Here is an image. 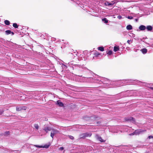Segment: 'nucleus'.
Segmentation results:
<instances>
[{
    "label": "nucleus",
    "mask_w": 153,
    "mask_h": 153,
    "mask_svg": "<svg viewBox=\"0 0 153 153\" xmlns=\"http://www.w3.org/2000/svg\"><path fill=\"white\" fill-rule=\"evenodd\" d=\"M146 131V130H142L141 129H139L135 130L134 132L131 133L129 134L130 135H138L141 133Z\"/></svg>",
    "instance_id": "nucleus-1"
},
{
    "label": "nucleus",
    "mask_w": 153,
    "mask_h": 153,
    "mask_svg": "<svg viewBox=\"0 0 153 153\" xmlns=\"http://www.w3.org/2000/svg\"><path fill=\"white\" fill-rule=\"evenodd\" d=\"M51 133V136L53 138L54 136L56 134L59 133V131L56 129L52 128Z\"/></svg>",
    "instance_id": "nucleus-2"
},
{
    "label": "nucleus",
    "mask_w": 153,
    "mask_h": 153,
    "mask_svg": "<svg viewBox=\"0 0 153 153\" xmlns=\"http://www.w3.org/2000/svg\"><path fill=\"white\" fill-rule=\"evenodd\" d=\"M91 134L90 133H86L80 134L79 135V137L80 138H84L86 137L91 136Z\"/></svg>",
    "instance_id": "nucleus-3"
},
{
    "label": "nucleus",
    "mask_w": 153,
    "mask_h": 153,
    "mask_svg": "<svg viewBox=\"0 0 153 153\" xmlns=\"http://www.w3.org/2000/svg\"><path fill=\"white\" fill-rule=\"evenodd\" d=\"M52 128L47 126H45L43 128V130H44L46 133H48V132L51 130Z\"/></svg>",
    "instance_id": "nucleus-4"
},
{
    "label": "nucleus",
    "mask_w": 153,
    "mask_h": 153,
    "mask_svg": "<svg viewBox=\"0 0 153 153\" xmlns=\"http://www.w3.org/2000/svg\"><path fill=\"white\" fill-rule=\"evenodd\" d=\"M95 138H96L97 140H98L99 141L101 142H105V140H103L102 139V138L98 134H96L95 135Z\"/></svg>",
    "instance_id": "nucleus-5"
},
{
    "label": "nucleus",
    "mask_w": 153,
    "mask_h": 153,
    "mask_svg": "<svg viewBox=\"0 0 153 153\" xmlns=\"http://www.w3.org/2000/svg\"><path fill=\"white\" fill-rule=\"evenodd\" d=\"M68 64L69 66H71L72 65H73V66L72 68L74 69V67H79V65H77L75 64H74V62L73 61L71 62L68 63Z\"/></svg>",
    "instance_id": "nucleus-6"
},
{
    "label": "nucleus",
    "mask_w": 153,
    "mask_h": 153,
    "mask_svg": "<svg viewBox=\"0 0 153 153\" xmlns=\"http://www.w3.org/2000/svg\"><path fill=\"white\" fill-rule=\"evenodd\" d=\"M34 146L36 147L37 148H48L49 146V145H45L44 146H39L37 145H34Z\"/></svg>",
    "instance_id": "nucleus-7"
},
{
    "label": "nucleus",
    "mask_w": 153,
    "mask_h": 153,
    "mask_svg": "<svg viewBox=\"0 0 153 153\" xmlns=\"http://www.w3.org/2000/svg\"><path fill=\"white\" fill-rule=\"evenodd\" d=\"M146 29H147V31H149L152 30L153 27L151 25H148L146 27Z\"/></svg>",
    "instance_id": "nucleus-8"
},
{
    "label": "nucleus",
    "mask_w": 153,
    "mask_h": 153,
    "mask_svg": "<svg viewBox=\"0 0 153 153\" xmlns=\"http://www.w3.org/2000/svg\"><path fill=\"white\" fill-rule=\"evenodd\" d=\"M125 120L126 121H132L134 122H135V121L134 120V119L133 118L131 117L126 118L125 119Z\"/></svg>",
    "instance_id": "nucleus-9"
},
{
    "label": "nucleus",
    "mask_w": 153,
    "mask_h": 153,
    "mask_svg": "<svg viewBox=\"0 0 153 153\" xmlns=\"http://www.w3.org/2000/svg\"><path fill=\"white\" fill-rule=\"evenodd\" d=\"M104 81H103V80H102V82H103V83H104L107 84H108L110 83V80H109L106 78H104Z\"/></svg>",
    "instance_id": "nucleus-10"
},
{
    "label": "nucleus",
    "mask_w": 153,
    "mask_h": 153,
    "mask_svg": "<svg viewBox=\"0 0 153 153\" xmlns=\"http://www.w3.org/2000/svg\"><path fill=\"white\" fill-rule=\"evenodd\" d=\"M139 28L140 30H144L146 29V26L144 25H141Z\"/></svg>",
    "instance_id": "nucleus-11"
},
{
    "label": "nucleus",
    "mask_w": 153,
    "mask_h": 153,
    "mask_svg": "<svg viewBox=\"0 0 153 153\" xmlns=\"http://www.w3.org/2000/svg\"><path fill=\"white\" fill-rule=\"evenodd\" d=\"M57 104L60 107H62L64 106V104L60 100L57 101Z\"/></svg>",
    "instance_id": "nucleus-12"
},
{
    "label": "nucleus",
    "mask_w": 153,
    "mask_h": 153,
    "mask_svg": "<svg viewBox=\"0 0 153 153\" xmlns=\"http://www.w3.org/2000/svg\"><path fill=\"white\" fill-rule=\"evenodd\" d=\"M140 51L143 54H145L147 53V50L146 48H144L141 49Z\"/></svg>",
    "instance_id": "nucleus-13"
},
{
    "label": "nucleus",
    "mask_w": 153,
    "mask_h": 153,
    "mask_svg": "<svg viewBox=\"0 0 153 153\" xmlns=\"http://www.w3.org/2000/svg\"><path fill=\"white\" fill-rule=\"evenodd\" d=\"M119 50V46H114V51L115 52Z\"/></svg>",
    "instance_id": "nucleus-14"
},
{
    "label": "nucleus",
    "mask_w": 153,
    "mask_h": 153,
    "mask_svg": "<svg viewBox=\"0 0 153 153\" xmlns=\"http://www.w3.org/2000/svg\"><path fill=\"white\" fill-rule=\"evenodd\" d=\"M126 29L128 30H131L132 29V27L131 25H128L126 27Z\"/></svg>",
    "instance_id": "nucleus-15"
},
{
    "label": "nucleus",
    "mask_w": 153,
    "mask_h": 153,
    "mask_svg": "<svg viewBox=\"0 0 153 153\" xmlns=\"http://www.w3.org/2000/svg\"><path fill=\"white\" fill-rule=\"evenodd\" d=\"M98 49L101 51H104V48L103 47H98Z\"/></svg>",
    "instance_id": "nucleus-16"
},
{
    "label": "nucleus",
    "mask_w": 153,
    "mask_h": 153,
    "mask_svg": "<svg viewBox=\"0 0 153 153\" xmlns=\"http://www.w3.org/2000/svg\"><path fill=\"white\" fill-rule=\"evenodd\" d=\"M6 34L7 35H8L12 33V31L9 30H7L5 31Z\"/></svg>",
    "instance_id": "nucleus-17"
},
{
    "label": "nucleus",
    "mask_w": 153,
    "mask_h": 153,
    "mask_svg": "<svg viewBox=\"0 0 153 153\" xmlns=\"http://www.w3.org/2000/svg\"><path fill=\"white\" fill-rule=\"evenodd\" d=\"M4 22L5 24L7 25H9L10 24V22L7 20H5L4 21Z\"/></svg>",
    "instance_id": "nucleus-18"
},
{
    "label": "nucleus",
    "mask_w": 153,
    "mask_h": 153,
    "mask_svg": "<svg viewBox=\"0 0 153 153\" xmlns=\"http://www.w3.org/2000/svg\"><path fill=\"white\" fill-rule=\"evenodd\" d=\"M102 20L105 23H107L108 22V20L106 18L102 19Z\"/></svg>",
    "instance_id": "nucleus-19"
},
{
    "label": "nucleus",
    "mask_w": 153,
    "mask_h": 153,
    "mask_svg": "<svg viewBox=\"0 0 153 153\" xmlns=\"http://www.w3.org/2000/svg\"><path fill=\"white\" fill-rule=\"evenodd\" d=\"M106 53L107 54L109 55H111L112 53V52L111 51H106Z\"/></svg>",
    "instance_id": "nucleus-20"
},
{
    "label": "nucleus",
    "mask_w": 153,
    "mask_h": 153,
    "mask_svg": "<svg viewBox=\"0 0 153 153\" xmlns=\"http://www.w3.org/2000/svg\"><path fill=\"white\" fill-rule=\"evenodd\" d=\"M13 26L15 28H17L18 27V26L17 24L16 23L13 24Z\"/></svg>",
    "instance_id": "nucleus-21"
},
{
    "label": "nucleus",
    "mask_w": 153,
    "mask_h": 153,
    "mask_svg": "<svg viewBox=\"0 0 153 153\" xmlns=\"http://www.w3.org/2000/svg\"><path fill=\"white\" fill-rule=\"evenodd\" d=\"M34 127L36 129H38L39 128V126L38 124H34Z\"/></svg>",
    "instance_id": "nucleus-22"
},
{
    "label": "nucleus",
    "mask_w": 153,
    "mask_h": 153,
    "mask_svg": "<svg viewBox=\"0 0 153 153\" xmlns=\"http://www.w3.org/2000/svg\"><path fill=\"white\" fill-rule=\"evenodd\" d=\"M22 109V108L21 107H16V110L17 111H21Z\"/></svg>",
    "instance_id": "nucleus-23"
},
{
    "label": "nucleus",
    "mask_w": 153,
    "mask_h": 153,
    "mask_svg": "<svg viewBox=\"0 0 153 153\" xmlns=\"http://www.w3.org/2000/svg\"><path fill=\"white\" fill-rule=\"evenodd\" d=\"M68 137L71 140H73L74 139V137L72 136L68 135Z\"/></svg>",
    "instance_id": "nucleus-24"
},
{
    "label": "nucleus",
    "mask_w": 153,
    "mask_h": 153,
    "mask_svg": "<svg viewBox=\"0 0 153 153\" xmlns=\"http://www.w3.org/2000/svg\"><path fill=\"white\" fill-rule=\"evenodd\" d=\"M10 132L9 131H6L4 133L5 136H7L9 134Z\"/></svg>",
    "instance_id": "nucleus-25"
},
{
    "label": "nucleus",
    "mask_w": 153,
    "mask_h": 153,
    "mask_svg": "<svg viewBox=\"0 0 153 153\" xmlns=\"http://www.w3.org/2000/svg\"><path fill=\"white\" fill-rule=\"evenodd\" d=\"M100 54V53L98 52H95L94 53V55L96 56H98Z\"/></svg>",
    "instance_id": "nucleus-26"
},
{
    "label": "nucleus",
    "mask_w": 153,
    "mask_h": 153,
    "mask_svg": "<svg viewBox=\"0 0 153 153\" xmlns=\"http://www.w3.org/2000/svg\"><path fill=\"white\" fill-rule=\"evenodd\" d=\"M115 3V2H114V1H112V3H110L109 2V6L112 5L114 4Z\"/></svg>",
    "instance_id": "nucleus-27"
},
{
    "label": "nucleus",
    "mask_w": 153,
    "mask_h": 153,
    "mask_svg": "<svg viewBox=\"0 0 153 153\" xmlns=\"http://www.w3.org/2000/svg\"><path fill=\"white\" fill-rule=\"evenodd\" d=\"M117 18L119 19H122V17L121 16H117Z\"/></svg>",
    "instance_id": "nucleus-28"
},
{
    "label": "nucleus",
    "mask_w": 153,
    "mask_h": 153,
    "mask_svg": "<svg viewBox=\"0 0 153 153\" xmlns=\"http://www.w3.org/2000/svg\"><path fill=\"white\" fill-rule=\"evenodd\" d=\"M127 18L128 19H133V17H132V16H128L127 17Z\"/></svg>",
    "instance_id": "nucleus-29"
},
{
    "label": "nucleus",
    "mask_w": 153,
    "mask_h": 153,
    "mask_svg": "<svg viewBox=\"0 0 153 153\" xmlns=\"http://www.w3.org/2000/svg\"><path fill=\"white\" fill-rule=\"evenodd\" d=\"M105 4L106 6H109V2H107L105 3Z\"/></svg>",
    "instance_id": "nucleus-30"
},
{
    "label": "nucleus",
    "mask_w": 153,
    "mask_h": 153,
    "mask_svg": "<svg viewBox=\"0 0 153 153\" xmlns=\"http://www.w3.org/2000/svg\"><path fill=\"white\" fill-rule=\"evenodd\" d=\"M148 138H149V139H150L151 138H153V136L152 135L149 136L148 137Z\"/></svg>",
    "instance_id": "nucleus-31"
},
{
    "label": "nucleus",
    "mask_w": 153,
    "mask_h": 153,
    "mask_svg": "<svg viewBox=\"0 0 153 153\" xmlns=\"http://www.w3.org/2000/svg\"><path fill=\"white\" fill-rule=\"evenodd\" d=\"M64 149V148L63 147H60L59 148V149L60 150H62Z\"/></svg>",
    "instance_id": "nucleus-32"
},
{
    "label": "nucleus",
    "mask_w": 153,
    "mask_h": 153,
    "mask_svg": "<svg viewBox=\"0 0 153 153\" xmlns=\"http://www.w3.org/2000/svg\"><path fill=\"white\" fill-rule=\"evenodd\" d=\"M4 112L2 110H0V115L2 114Z\"/></svg>",
    "instance_id": "nucleus-33"
},
{
    "label": "nucleus",
    "mask_w": 153,
    "mask_h": 153,
    "mask_svg": "<svg viewBox=\"0 0 153 153\" xmlns=\"http://www.w3.org/2000/svg\"><path fill=\"white\" fill-rule=\"evenodd\" d=\"M130 40H127V43L129 44H130Z\"/></svg>",
    "instance_id": "nucleus-34"
},
{
    "label": "nucleus",
    "mask_w": 153,
    "mask_h": 153,
    "mask_svg": "<svg viewBox=\"0 0 153 153\" xmlns=\"http://www.w3.org/2000/svg\"><path fill=\"white\" fill-rule=\"evenodd\" d=\"M138 19H135V21L136 22H137L138 21Z\"/></svg>",
    "instance_id": "nucleus-35"
},
{
    "label": "nucleus",
    "mask_w": 153,
    "mask_h": 153,
    "mask_svg": "<svg viewBox=\"0 0 153 153\" xmlns=\"http://www.w3.org/2000/svg\"><path fill=\"white\" fill-rule=\"evenodd\" d=\"M11 33L12 34V35H13L14 34V33L12 32Z\"/></svg>",
    "instance_id": "nucleus-36"
},
{
    "label": "nucleus",
    "mask_w": 153,
    "mask_h": 153,
    "mask_svg": "<svg viewBox=\"0 0 153 153\" xmlns=\"http://www.w3.org/2000/svg\"><path fill=\"white\" fill-rule=\"evenodd\" d=\"M151 88L153 90V88Z\"/></svg>",
    "instance_id": "nucleus-37"
}]
</instances>
